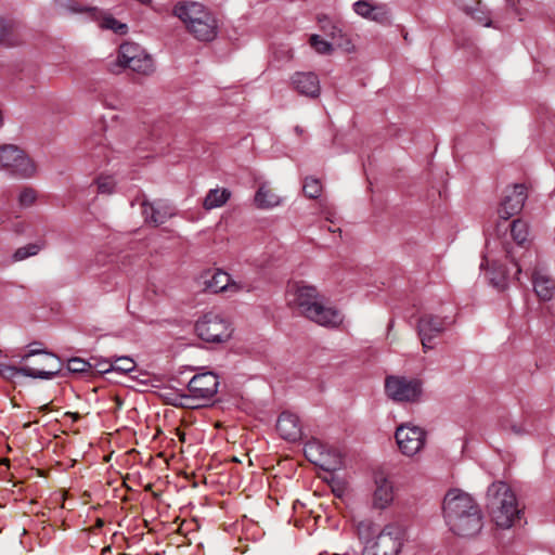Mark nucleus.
<instances>
[{
    "mask_svg": "<svg viewBox=\"0 0 555 555\" xmlns=\"http://www.w3.org/2000/svg\"><path fill=\"white\" fill-rule=\"evenodd\" d=\"M92 185L98 195L112 196L118 190V177L111 171H101L94 177Z\"/></svg>",
    "mask_w": 555,
    "mask_h": 555,
    "instance_id": "obj_25",
    "label": "nucleus"
},
{
    "mask_svg": "<svg viewBox=\"0 0 555 555\" xmlns=\"http://www.w3.org/2000/svg\"><path fill=\"white\" fill-rule=\"evenodd\" d=\"M293 88L304 95H310L312 88V78L310 73L297 72L291 79Z\"/></svg>",
    "mask_w": 555,
    "mask_h": 555,
    "instance_id": "obj_32",
    "label": "nucleus"
},
{
    "mask_svg": "<svg viewBox=\"0 0 555 555\" xmlns=\"http://www.w3.org/2000/svg\"><path fill=\"white\" fill-rule=\"evenodd\" d=\"M417 327L423 350L426 352L434 348V340L444 331L446 324L439 317L425 314L420 319Z\"/></svg>",
    "mask_w": 555,
    "mask_h": 555,
    "instance_id": "obj_17",
    "label": "nucleus"
},
{
    "mask_svg": "<svg viewBox=\"0 0 555 555\" xmlns=\"http://www.w3.org/2000/svg\"><path fill=\"white\" fill-rule=\"evenodd\" d=\"M304 192L306 193V195L308 197H312V194H310L309 191H308V183L307 182L304 183Z\"/></svg>",
    "mask_w": 555,
    "mask_h": 555,
    "instance_id": "obj_43",
    "label": "nucleus"
},
{
    "mask_svg": "<svg viewBox=\"0 0 555 555\" xmlns=\"http://www.w3.org/2000/svg\"><path fill=\"white\" fill-rule=\"evenodd\" d=\"M37 199V191L33 188H24L18 193V204L21 207L28 208L35 204Z\"/></svg>",
    "mask_w": 555,
    "mask_h": 555,
    "instance_id": "obj_35",
    "label": "nucleus"
},
{
    "mask_svg": "<svg viewBox=\"0 0 555 555\" xmlns=\"http://www.w3.org/2000/svg\"><path fill=\"white\" fill-rule=\"evenodd\" d=\"M276 431L280 437L287 441H297L301 438V425L295 414L284 412L276 422Z\"/></svg>",
    "mask_w": 555,
    "mask_h": 555,
    "instance_id": "obj_22",
    "label": "nucleus"
},
{
    "mask_svg": "<svg viewBox=\"0 0 555 555\" xmlns=\"http://www.w3.org/2000/svg\"><path fill=\"white\" fill-rule=\"evenodd\" d=\"M254 202L259 209H272L281 205L282 196L276 189L262 183L255 194Z\"/></svg>",
    "mask_w": 555,
    "mask_h": 555,
    "instance_id": "obj_24",
    "label": "nucleus"
},
{
    "mask_svg": "<svg viewBox=\"0 0 555 555\" xmlns=\"http://www.w3.org/2000/svg\"><path fill=\"white\" fill-rule=\"evenodd\" d=\"M286 304L296 314L310 318L312 312V286L301 280L291 281L286 291Z\"/></svg>",
    "mask_w": 555,
    "mask_h": 555,
    "instance_id": "obj_9",
    "label": "nucleus"
},
{
    "mask_svg": "<svg viewBox=\"0 0 555 555\" xmlns=\"http://www.w3.org/2000/svg\"><path fill=\"white\" fill-rule=\"evenodd\" d=\"M36 353H37L36 351L31 350V351H29L27 354H25V356L23 357V360H27L29 357H31V356H34V354H36Z\"/></svg>",
    "mask_w": 555,
    "mask_h": 555,
    "instance_id": "obj_44",
    "label": "nucleus"
},
{
    "mask_svg": "<svg viewBox=\"0 0 555 555\" xmlns=\"http://www.w3.org/2000/svg\"><path fill=\"white\" fill-rule=\"evenodd\" d=\"M457 5L477 23L486 27L491 26L490 16L480 0L467 1L466 3L462 0H457Z\"/></svg>",
    "mask_w": 555,
    "mask_h": 555,
    "instance_id": "obj_26",
    "label": "nucleus"
},
{
    "mask_svg": "<svg viewBox=\"0 0 555 555\" xmlns=\"http://www.w3.org/2000/svg\"><path fill=\"white\" fill-rule=\"evenodd\" d=\"M533 289L537 296L543 300L548 301L555 294V280L551 276L535 272L532 279Z\"/></svg>",
    "mask_w": 555,
    "mask_h": 555,
    "instance_id": "obj_27",
    "label": "nucleus"
},
{
    "mask_svg": "<svg viewBox=\"0 0 555 555\" xmlns=\"http://www.w3.org/2000/svg\"><path fill=\"white\" fill-rule=\"evenodd\" d=\"M527 199V189L524 184H514L504 191V196L498 209L499 218L508 220L519 214Z\"/></svg>",
    "mask_w": 555,
    "mask_h": 555,
    "instance_id": "obj_13",
    "label": "nucleus"
},
{
    "mask_svg": "<svg viewBox=\"0 0 555 555\" xmlns=\"http://www.w3.org/2000/svg\"><path fill=\"white\" fill-rule=\"evenodd\" d=\"M377 531L376 526L372 521H361L358 525V534L360 539L364 541L366 544L367 541H373L374 539H371L374 533Z\"/></svg>",
    "mask_w": 555,
    "mask_h": 555,
    "instance_id": "obj_36",
    "label": "nucleus"
},
{
    "mask_svg": "<svg viewBox=\"0 0 555 555\" xmlns=\"http://www.w3.org/2000/svg\"><path fill=\"white\" fill-rule=\"evenodd\" d=\"M0 168L21 179H30L37 173L35 162L14 144L0 145Z\"/></svg>",
    "mask_w": 555,
    "mask_h": 555,
    "instance_id": "obj_7",
    "label": "nucleus"
},
{
    "mask_svg": "<svg viewBox=\"0 0 555 555\" xmlns=\"http://www.w3.org/2000/svg\"><path fill=\"white\" fill-rule=\"evenodd\" d=\"M354 13L364 20L386 25L390 23L391 12L387 4L369 0H359L352 4Z\"/></svg>",
    "mask_w": 555,
    "mask_h": 555,
    "instance_id": "obj_16",
    "label": "nucleus"
},
{
    "mask_svg": "<svg viewBox=\"0 0 555 555\" xmlns=\"http://www.w3.org/2000/svg\"><path fill=\"white\" fill-rule=\"evenodd\" d=\"M12 26L4 18L0 17V44L4 43L11 35Z\"/></svg>",
    "mask_w": 555,
    "mask_h": 555,
    "instance_id": "obj_39",
    "label": "nucleus"
},
{
    "mask_svg": "<svg viewBox=\"0 0 555 555\" xmlns=\"http://www.w3.org/2000/svg\"><path fill=\"white\" fill-rule=\"evenodd\" d=\"M122 68H129L135 73L149 75L154 70V62L151 55L144 52L142 55L133 57L130 62L122 66Z\"/></svg>",
    "mask_w": 555,
    "mask_h": 555,
    "instance_id": "obj_29",
    "label": "nucleus"
},
{
    "mask_svg": "<svg viewBox=\"0 0 555 555\" xmlns=\"http://www.w3.org/2000/svg\"><path fill=\"white\" fill-rule=\"evenodd\" d=\"M362 555H380V553H378L376 548H374L366 542Z\"/></svg>",
    "mask_w": 555,
    "mask_h": 555,
    "instance_id": "obj_41",
    "label": "nucleus"
},
{
    "mask_svg": "<svg viewBox=\"0 0 555 555\" xmlns=\"http://www.w3.org/2000/svg\"><path fill=\"white\" fill-rule=\"evenodd\" d=\"M137 364L130 357H117L114 358V363H109L108 367L100 369V373L106 374L111 372L129 373L134 371Z\"/></svg>",
    "mask_w": 555,
    "mask_h": 555,
    "instance_id": "obj_31",
    "label": "nucleus"
},
{
    "mask_svg": "<svg viewBox=\"0 0 555 555\" xmlns=\"http://www.w3.org/2000/svg\"><path fill=\"white\" fill-rule=\"evenodd\" d=\"M318 34H314V53L332 55L336 50L346 53L356 51L351 37L330 16L320 14L317 18Z\"/></svg>",
    "mask_w": 555,
    "mask_h": 555,
    "instance_id": "obj_4",
    "label": "nucleus"
},
{
    "mask_svg": "<svg viewBox=\"0 0 555 555\" xmlns=\"http://www.w3.org/2000/svg\"><path fill=\"white\" fill-rule=\"evenodd\" d=\"M231 195V191L225 188L211 189L203 201V207L205 210L220 208L229 202Z\"/></svg>",
    "mask_w": 555,
    "mask_h": 555,
    "instance_id": "obj_28",
    "label": "nucleus"
},
{
    "mask_svg": "<svg viewBox=\"0 0 555 555\" xmlns=\"http://www.w3.org/2000/svg\"><path fill=\"white\" fill-rule=\"evenodd\" d=\"M511 235L518 246H522L529 237L528 223L521 219L513 220L511 223Z\"/></svg>",
    "mask_w": 555,
    "mask_h": 555,
    "instance_id": "obj_33",
    "label": "nucleus"
},
{
    "mask_svg": "<svg viewBox=\"0 0 555 555\" xmlns=\"http://www.w3.org/2000/svg\"><path fill=\"white\" fill-rule=\"evenodd\" d=\"M375 489L372 495V505L376 509L388 508L395 500L392 481L384 475L375 477Z\"/></svg>",
    "mask_w": 555,
    "mask_h": 555,
    "instance_id": "obj_21",
    "label": "nucleus"
},
{
    "mask_svg": "<svg viewBox=\"0 0 555 555\" xmlns=\"http://www.w3.org/2000/svg\"><path fill=\"white\" fill-rule=\"evenodd\" d=\"M3 121H4V119H3V113H2V111L0 109V128L3 126Z\"/></svg>",
    "mask_w": 555,
    "mask_h": 555,
    "instance_id": "obj_45",
    "label": "nucleus"
},
{
    "mask_svg": "<svg viewBox=\"0 0 555 555\" xmlns=\"http://www.w3.org/2000/svg\"><path fill=\"white\" fill-rule=\"evenodd\" d=\"M172 15L185 30L198 41H212L218 35V22L214 13L202 2L180 0L172 7Z\"/></svg>",
    "mask_w": 555,
    "mask_h": 555,
    "instance_id": "obj_2",
    "label": "nucleus"
},
{
    "mask_svg": "<svg viewBox=\"0 0 555 555\" xmlns=\"http://www.w3.org/2000/svg\"><path fill=\"white\" fill-rule=\"evenodd\" d=\"M89 367L90 364L80 358H73L67 362V370L72 373H83L87 372Z\"/></svg>",
    "mask_w": 555,
    "mask_h": 555,
    "instance_id": "obj_38",
    "label": "nucleus"
},
{
    "mask_svg": "<svg viewBox=\"0 0 555 555\" xmlns=\"http://www.w3.org/2000/svg\"><path fill=\"white\" fill-rule=\"evenodd\" d=\"M367 543L380 555H398L402 545L400 530L391 525L386 526L373 541Z\"/></svg>",
    "mask_w": 555,
    "mask_h": 555,
    "instance_id": "obj_18",
    "label": "nucleus"
},
{
    "mask_svg": "<svg viewBox=\"0 0 555 555\" xmlns=\"http://www.w3.org/2000/svg\"><path fill=\"white\" fill-rule=\"evenodd\" d=\"M443 515L450 530L461 537H473L482 528V515L475 500L459 489L450 490L443 500Z\"/></svg>",
    "mask_w": 555,
    "mask_h": 555,
    "instance_id": "obj_1",
    "label": "nucleus"
},
{
    "mask_svg": "<svg viewBox=\"0 0 555 555\" xmlns=\"http://www.w3.org/2000/svg\"><path fill=\"white\" fill-rule=\"evenodd\" d=\"M146 52L141 46L134 42H125L120 46L117 56V65L122 67L133 57Z\"/></svg>",
    "mask_w": 555,
    "mask_h": 555,
    "instance_id": "obj_30",
    "label": "nucleus"
},
{
    "mask_svg": "<svg viewBox=\"0 0 555 555\" xmlns=\"http://www.w3.org/2000/svg\"><path fill=\"white\" fill-rule=\"evenodd\" d=\"M487 506L498 527L511 528L519 517L516 495L505 482H493L488 488Z\"/></svg>",
    "mask_w": 555,
    "mask_h": 555,
    "instance_id": "obj_3",
    "label": "nucleus"
},
{
    "mask_svg": "<svg viewBox=\"0 0 555 555\" xmlns=\"http://www.w3.org/2000/svg\"><path fill=\"white\" fill-rule=\"evenodd\" d=\"M62 362L52 353L42 352L38 361L29 366H23V376L38 379H51L61 372Z\"/></svg>",
    "mask_w": 555,
    "mask_h": 555,
    "instance_id": "obj_15",
    "label": "nucleus"
},
{
    "mask_svg": "<svg viewBox=\"0 0 555 555\" xmlns=\"http://www.w3.org/2000/svg\"><path fill=\"white\" fill-rule=\"evenodd\" d=\"M314 447H317L319 453L318 460H314V467L318 466L324 473V475H321L319 472L314 470V477L321 478L335 491L333 486L335 480L334 472L340 469L343 465L341 454L335 448L325 443H317L314 441Z\"/></svg>",
    "mask_w": 555,
    "mask_h": 555,
    "instance_id": "obj_10",
    "label": "nucleus"
},
{
    "mask_svg": "<svg viewBox=\"0 0 555 555\" xmlns=\"http://www.w3.org/2000/svg\"><path fill=\"white\" fill-rule=\"evenodd\" d=\"M218 386L219 380L216 374L211 372L197 374L189 382V396L184 399L208 401L216 396Z\"/></svg>",
    "mask_w": 555,
    "mask_h": 555,
    "instance_id": "obj_12",
    "label": "nucleus"
},
{
    "mask_svg": "<svg viewBox=\"0 0 555 555\" xmlns=\"http://www.w3.org/2000/svg\"><path fill=\"white\" fill-rule=\"evenodd\" d=\"M92 155L98 158H103L104 160L109 159L108 150L106 147L95 149Z\"/></svg>",
    "mask_w": 555,
    "mask_h": 555,
    "instance_id": "obj_40",
    "label": "nucleus"
},
{
    "mask_svg": "<svg viewBox=\"0 0 555 555\" xmlns=\"http://www.w3.org/2000/svg\"><path fill=\"white\" fill-rule=\"evenodd\" d=\"M231 320L220 311L211 310L203 313L194 324L196 336L207 344H225L233 334Z\"/></svg>",
    "mask_w": 555,
    "mask_h": 555,
    "instance_id": "obj_5",
    "label": "nucleus"
},
{
    "mask_svg": "<svg viewBox=\"0 0 555 555\" xmlns=\"http://www.w3.org/2000/svg\"><path fill=\"white\" fill-rule=\"evenodd\" d=\"M109 363H114V359H109V360H103V361H100L95 364V369L96 371L100 373V369H103V367H108Z\"/></svg>",
    "mask_w": 555,
    "mask_h": 555,
    "instance_id": "obj_42",
    "label": "nucleus"
},
{
    "mask_svg": "<svg viewBox=\"0 0 555 555\" xmlns=\"http://www.w3.org/2000/svg\"><path fill=\"white\" fill-rule=\"evenodd\" d=\"M423 382L416 377L389 375L385 378L386 396L398 403H417L423 398Z\"/></svg>",
    "mask_w": 555,
    "mask_h": 555,
    "instance_id": "obj_6",
    "label": "nucleus"
},
{
    "mask_svg": "<svg viewBox=\"0 0 555 555\" xmlns=\"http://www.w3.org/2000/svg\"><path fill=\"white\" fill-rule=\"evenodd\" d=\"M67 10L72 13H85L90 20L98 22L101 29L111 30L117 35H126L128 26L116 20L112 14L103 12L96 8H82L76 4L68 5Z\"/></svg>",
    "mask_w": 555,
    "mask_h": 555,
    "instance_id": "obj_14",
    "label": "nucleus"
},
{
    "mask_svg": "<svg viewBox=\"0 0 555 555\" xmlns=\"http://www.w3.org/2000/svg\"><path fill=\"white\" fill-rule=\"evenodd\" d=\"M399 450L406 456H413L425 446L426 434L423 428L411 425H400L395 434Z\"/></svg>",
    "mask_w": 555,
    "mask_h": 555,
    "instance_id": "obj_11",
    "label": "nucleus"
},
{
    "mask_svg": "<svg viewBox=\"0 0 555 555\" xmlns=\"http://www.w3.org/2000/svg\"><path fill=\"white\" fill-rule=\"evenodd\" d=\"M23 366L16 367L10 364L0 363V376L8 380H13L18 375H23Z\"/></svg>",
    "mask_w": 555,
    "mask_h": 555,
    "instance_id": "obj_37",
    "label": "nucleus"
},
{
    "mask_svg": "<svg viewBox=\"0 0 555 555\" xmlns=\"http://www.w3.org/2000/svg\"><path fill=\"white\" fill-rule=\"evenodd\" d=\"M42 248L43 243L41 242L30 243L23 247L17 248L13 255V258L16 261H21L28 257L36 256Z\"/></svg>",
    "mask_w": 555,
    "mask_h": 555,
    "instance_id": "obj_34",
    "label": "nucleus"
},
{
    "mask_svg": "<svg viewBox=\"0 0 555 555\" xmlns=\"http://www.w3.org/2000/svg\"><path fill=\"white\" fill-rule=\"evenodd\" d=\"M344 322L343 313L324 298L314 296V323L328 328H336Z\"/></svg>",
    "mask_w": 555,
    "mask_h": 555,
    "instance_id": "obj_19",
    "label": "nucleus"
},
{
    "mask_svg": "<svg viewBox=\"0 0 555 555\" xmlns=\"http://www.w3.org/2000/svg\"><path fill=\"white\" fill-rule=\"evenodd\" d=\"M505 258L509 260L512 269L505 268V263H502L494 255L490 244L487 245V251L483 256V260L480 263V268H491L492 278L491 282L494 286L504 288L506 281L509 279L518 280V275L521 272L520 264L515 261L514 253L512 249L504 250Z\"/></svg>",
    "mask_w": 555,
    "mask_h": 555,
    "instance_id": "obj_8",
    "label": "nucleus"
},
{
    "mask_svg": "<svg viewBox=\"0 0 555 555\" xmlns=\"http://www.w3.org/2000/svg\"><path fill=\"white\" fill-rule=\"evenodd\" d=\"M142 215L146 222L153 225L165 223L176 215L175 207L166 201L142 203Z\"/></svg>",
    "mask_w": 555,
    "mask_h": 555,
    "instance_id": "obj_20",
    "label": "nucleus"
},
{
    "mask_svg": "<svg viewBox=\"0 0 555 555\" xmlns=\"http://www.w3.org/2000/svg\"><path fill=\"white\" fill-rule=\"evenodd\" d=\"M206 288L211 293H237L242 289V286L236 281L232 280L229 273L223 270H215L210 278L205 281Z\"/></svg>",
    "mask_w": 555,
    "mask_h": 555,
    "instance_id": "obj_23",
    "label": "nucleus"
}]
</instances>
